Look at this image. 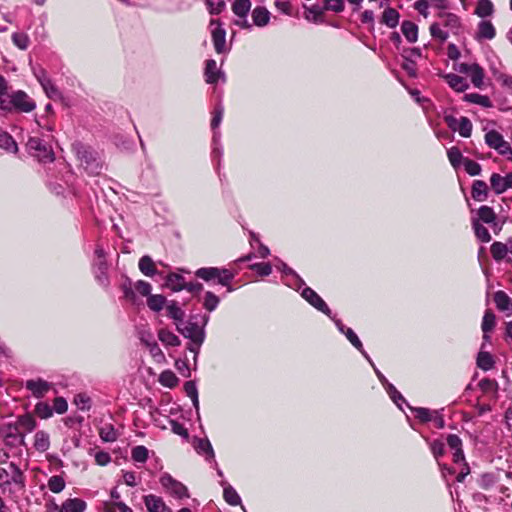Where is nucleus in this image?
I'll use <instances>...</instances> for the list:
<instances>
[{
	"instance_id": "1",
	"label": "nucleus",
	"mask_w": 512,
	"mask_h": 512,
	"mask_svg": "<svg viewBox=\"0 0 512 512\" xmlns=\"http://www.w3.org/2000/svg\"><path fill=\"white\" fill-rule=\"evenodd\" d=\"M36 108L35 101L24 91L18 90L0 99V109L29 113Z\"/></svg>"
},
{
	"instance_id": "2",
	"label": "nucleus",
	"mask_w": 512,
	"mask_h": 512,
	"mask_svg": "<svg viewBox=\"0 0 512 512\" xmlns=\"http://www.w3.org/2000/svg\"><path fill=\"white\" fill-rule=\"evenodd\" d=\"M73 151L81 165L89 174L97 175L100 173L102 164L99 154L94 149L82 143H76L73 145Z\"/></svg>"
},
{
	"instance_id": "3",
	"label": "nucleus",
	"mask_w": 512,
	"mask_h": 512,
	"mask_svg": "<svg viewBox=\"0 0 512 512\" xmlns=\"http://www.w3.org/2000/svg\"><path fill=\"white\" fill-rule=\"evenodd\" d=\"M195 275L206 282L216 280L218 284L227 288V292H232L234 290L231 286V281L234 279L235 274L229 269L203 267L199 268L195 272Z\"/></svg>"
},
{
	"instance_id": "4",
	"label": "nucleus",
	"mask_w": 512,
	"mask_h": 512,
	"mask_svg": "<svg viewBox=\"0 0 512 512\" xmlns=\"http://www.w3.org/2000/svg\"><path fill=\"white\" fill-rule=\"evenodd\" d=\"M47 138L49 137L47 136ZM27 149L40 162L47 163L54 160V152L46 138L30 137L27 142Z\"/></svg>"
},
{
	"instance_id": "5",
	"label": "nucleus",
	"mask_w": 512,
	"mask_h": 512,
	"mask_svg": "<svg viewBox=\"0 0 512 512\" xmlns=\"http://www.w3.org/2000/svg\"><path fill=\"white\" fill-rule=\"evenodd\" d=\"M208 322V316L203 317V324L200 326L198 323L192 320L176 323L177 331L189 340H195L196 342H204L205 330L204 327Z\"/></svg>"
},
{
	"instance_id": "6",
	"label": "nucleus",
	"mask_w": 512,
	"mask_h": 512,
	"mask_svg": "<svg viewBox=\"0 0 512 512\" xmlns=\"http://www.w3.org/2000/svg\"><path fill=\"white\" fill-rule=\"evenodd\" d=\"M250 0H234L231 9L233 14L236 16L234 25L240 29L251 30L252 24L248 20L249 12L251 11Z\"/></svg>"
},
{
	"instance_id": "7",
	"label": "nucleus",
	"mask_w": 512,
	"mask_h": 512,
	"mask_svg": "<svg viewBox=\"0 0 512 512\" xmlns=\"http://www.w3.org/2000/svg\"><path fill=\"white\" fill-rule=\"evenodd\" d=\"M485 143L500 155L512 161V147L504 137L496 130H490L485 134Z\"/></svg>"
},
{
	"instance_id": "8",
	"label": "nucleus",
	"mask_w": 512,
	"mask_h": 512,
	"mask_svg": "<svg viewBox=\"0 0 512 512\" xmlns=\"http://www.w3.org/2000/svg\"><path fill=\"white\" fill-rule=\"evenodd\" d=\"M211 36L214 49L218 54L226 53V31L218 19L210 20Z\"/></svg>"
},
{
	"instance_id": "9",
	"label": "nucleus",
	"mask_w": 512,
	"mask_h": 512,
	"mask_svg": "<svg viewBox=\"0 0 512 512\" xmlns=\"http://www.w3.org/2000/svg\"><path fill=\"white\" fill-rule=\"evenodd\" d=\"M161 485L174 497L176 498H185L189 497L187 487L181 482L175 480L169 474H163L160 477Z\"/></svg>"
},
{
	"instance_id": "10",
	"label": "nucleus",
	"mask_w": 512,
	"mask_h": 512,
	"mask_svg": "<svg viewBox=\"0 0 512 512\" xmlns=\"http://www.w3.org/2000/svg\"><path fill=\"white\" fill-rule=\"evenodd\" d=\"M301 296L315 309L333 319L332 312L326 302L310 287H305Z\"/></svg>"
},
{
	"instance_id": "11",
	"label": "nucleus",
	"mask_w": 512,
	"mask_h": 512,
	"mask_svg": "<svg viewBox=\"0 0 512 512\" xmlns=\"http://www.w3.org/2000/svg\"><path fill=\"white\" fill-rule=\"evenodd\" d=\"M338 328V330L346 336V338L349 340V342L369 361L371 362V358L366 353V351L363 348L362 342L356 335V333L349 327H346L341 320L333 318L332 319Z\"/></svg>"
},
{
	"instance_id": "12",
	"label": "nucleus",
	"mask_w": 512,
	"mask_h": 512,
	"mask_svg": "<svg viewBox=\"0 0 512 512\" xmlns=\"http://www.w3.org/2000/svg\"><path fill=\"white\" fill-rule=\"evenodd\" d=\"M25 387L32 393L34 397L42 398L51 389V384L43 379L38 378L35 380H27Z\"/></svg>"
},
{
	"instance_id": "13",
	"label": "nucleus",
	"mask_w": 512,
	"mask_h": 512,
	"mask_svg": "<svg viewBox=\"0 0 512 512\" xmlns=\"http://www.w3.org/2000/svg\"><path fill=\"white\" fill-rule=\"evenodd\" d=\"M1 435L7 445H14L17 441L19 443L24 442V435L15 424H8L6 427H2Z\"/></svg>"
},
{
	"instance_id": "14",
	"label": "nucleus",
	"mask_w": 512,
	"mask_h": 512,
	"mask_svg": "<svg viewBox=\"0 0 512 512\" xmlns=\"http://www.w3.org/2000/svg\"><path fill=\"white\" fill-rule=\"evenodd\" d=\"M86 507V502L80 498H69L60 507L54 504V508L59 512H84Z\"/></svg>"
},
{
	"instance_id": "15",
	"label": "nucleus",
	"mask_w": 512,
	"mask_h": 512,
	"mask_svg": "<svg viewBox=\"0 0 512 512\" xmlns=\"http://www.w3.org/2000/svg\"><path fill=\"white\" fill-rule=\"evenodd\" d=\"M496 36V29L490 20H481L477 25L476 39L492 40Z\"/></svg>"
},
{
	"instance_id": "16",
	"label": "nucleus",
	"mask_w": 512,
	"mask_h": 512,
	"mask_svg": "<svg viewBox=\"0 0 512 512\" xmlns=\"http://www.w3.org/2000/svg\"><path fill=\"white\" fill-rule=\"evenodd\" d=\"M251 17L253 21V23H251L252 26L265 27L270 21L271 13L264 6H256L251 11Z\"/></svg>"
},
{
	"instance_id": "17",
	"label": "nucleus",
	"mask_w": 512,
	"mask_h": 512,
	"mask_svg": "<svg viewBox=\"0 0 512 512\" xmlns=\"http://www.w3.org/2000/svg\"><path fill=\"white\" fill-rule=\"evenodd\" d=\"M144 503L148 512H173L166 506L161 497L155 495L145 496Z\"/></svg>"
},
{
	"instance_id": "18",
	"label": "nucleus",
	"mask_w": 512,
	"mask_h": 512,
	"mask_svg": "<svg viewBox=\"0 0 512 512\" xmlns=\"http://www.w3.org/2000/svg\"><path fill=\"white\" fill-rule=\"evenodd\" d=\"M107 268V262L103 259L101 261H96L94 264L95 279L97 283L104 288H107L110 284Z\"/></svg>"
},
{
	"instance_id": "19",
	"label": "nucleus",
	"mask_w": 512,
	"mask_h": 512,
	"mask_svg": "<svg viewBox=\"0 0 512 512\" xmlns=\"http://www.w3.org/2000/svg\"><path fill=\"white\" fill-rule=\"evenodd\" d=\"M205 79L209 84H216L220 78H224V73L217 68V63L213 59L206 61Z\"/></svg>"
},
{
	"instance_id": "20",
	"label": "nucleus",
	"mask_w": 512,
	"mask_h": 512,
	"mask_svg": "<svg viewBox=\"0 0 512 512\" xmlns=\"http://www.w3.org/2000/svg\"><path fill=\"white\" fill-rule=\"evenodd\" d=\"M439 18L441 19L440 24L443 27L447 28L448 32L450 31L453 34L458 33L461 26V22L460 18L457 15L453 13H443L439 15Z\"/></svg>"
},
{
	"instance_id": "21",
	"label": "nucleus",
	"mask_w": 512,
	"mask_h": 512,
	"mask_svg": "<svg viewBox=\"0 0 512 512\" xmlns=\"http://www.w3.org/2000/svg\"><path fill=\"white\" fill-rule=\"evenodd\" d=\"M195 450L206 456L207 461L215 460V453L210 441L207 438H198L195 440Z\"/></svg>"
},
{
	"instance_id": "22",
	"label": "nucleus",
	"mask_w": 512,
	"mask_h": 512,
	"mask_svg": "<svg viewBox=\"0 0 512 512\" xmlns=\"http://www.w3.org/2000/svg\"><path fill=\"white\" fill-rule=\"evenodd\" d=\"M495 12L494 4L491 0H478L474 14L482 20L491 17Z\"/></svg>"
},
{
	"instance_id": "23",
	"label": "nucleus",
	"mask_w": 512,
	"mask_h": 512,
	"mask_svg": "<svg viewBox=\"0 0 512 512\" xmlns=\"http://www.w3.org/2000/svg\"><path fill=\"white\" fill-rule=\"evenodd\" d=\"M37 79L39 83L41 84L43 90L45 91L46 95L51 99H56L60 96V92L57 89V87L53 84L51 79H49L44 72H42L40 75H37Z\"/></svg>"
},
{
	"instance_id": "24",
	"label": "nucleus",
	"mask_w": 512,
	"mask_h": 512,
	"mask_svg": "<svg viewBox=\"0 0 512 512\" xmlns=\"http://www.w3.org/2000/svg\"><path fill=\"white\" fill-rule=\"evenodd\" d=\"M400 14L394 8L385 7L381 17V23L389 28H395L399 24Z\"/></svg>"
},
{
	"instance_id": "25",
	"label": "nucleus",
	"mask_w": 512,
	"mask_h": 512,
	"mask_svg": "<svg viewBox=\"0 0 512 512\" xmlns=\"http://www.w3.org/2000/svg\"><path fill=\"white\" fill-rule=\"evenodd\" d=\"M220 484L223 487V497L228 504L232 506L241 504L240 496L231 485H229L226 481H221Z\"/></svg>"
},
{
	"instance_id": "26",
	"label": "nucleus",
	"mask_w": 512,
	"mask_h": 512,
	"mask_svg": "<svg viewBox=\"0 0 512 512\" xmlns=\"http://www.w3.org/2000/svg\"><path fill=\"white\" fill-rule=\"evenodd\" d=\"M445 79L448 85L457 92H464L469 87L467 81L457 74L449 73L445 75Z\"/></svg>"
},
{
	"instance_id": "27",
	"label": "nucleus",
	"mask_w": 512,
	"mask_h": 512,
	"mask_svg": "<svg viewBox=\"0 0 512 512\" xmlns=\"http://www.w3.org/2000/svg\"><path fill=\"white\" fill-rule=\"evenodd\" d=\"M494 302L500 311L512 313V299L504 291L495 292Z\"/></svg>"
},
{
	"instance_id": "28",
	"label": "nucleus",
	"mask_w": 512,
	"mask_h": 512,
	"mask_svg": "<svg viewBox=\"0 0 512 512\" xmlns=\"http://www.w3.org/2000/svg\"><path fill=\"white\" fill-rule=\"evenodd\" d=\"M401 31L408 42L414 43L417 41L418 26L414 22L403 21L401 24Z\"/></svg>"
},
{
	"instance_id": "29",
	"label": "nucleus",
	"mask_w": 512,
	"mask_h": 512,
	"mask_svg": "<svg viewBox=\"0 0 512 512\" xmlns=\"http://www.w3.org/2000/svg\"><path fill=\"white\" fill-rule=\"evenodd\" d=\"M138 266L141 273H143L145 276L153 277L157 273L155 263L148 255L142 256L140 258Z\"/></svg>"
},
{
	"instance_id": "30",
	"label": "nucleus",
	"mask_w": 512,
	"mask_h": 512,
	"mask_svg": "<svg viewBox=\"0 0 512 512\" xmlns=\"http://www.w3.org/2000/svg\"><path fill=\"white\" fill-rule=\"evenodd\" d=\"M494 327H495V315L491 310H487L483 316L482 325H481L482 331L484 333L483 339L485 341L490 340V336L488 335V333L490 331H492L494 329Z\"/></svg>"
},
{
	"instance_id": "31",
	"label": "nucleus",
	"mask_w": 512,
	"mask_h": 512,
	"mask_svg": "<svg viewBox=\"0 0 512 512\" xmlns=\"http://www.w3.org/2000/svg\"><path fill=\"white\" fill-rule=\"evenodd\" d=\"M34 447L39 452H45L50 447V437L45 431H37L34 435Z\"/></svg>"
},
{
	"instance_id": "32",
	"label": "nucleus",
	"mask_w": 512,
	"mask_h": 512,
	"mask_svg": "<svg viewBox=\"0 0 512 512\" xmlns=\"http://www.w3.org/2000/svg\"><path fill=\"white\" fill-rule=\"evenodd\" d=\"M472 197L476 201H484L487 198L488 187L487 184L482 180L474 181L472 185Z\"/></svg>"
},
{
	"instance_id": "33",
	"label": "nucleus",
	"mask_w": 512,
	"mask_h": 512,
	"mask_svg": "<svg viewBox=\"0 0 512 512\" xmlns=\"http://www.w3.org/2000/svg\"><path fill=\"white\" fill-rule=\"evenodd\" d=\"M184 278L176 273H170L166 278V286L174 292L184 290L185 286Z\"/></svg>"
},
{
	"instance_id": "34",
	"label": "nucleus",
	"mask_w": 512,
	"mask_h": 512,
	"mask_svg": "<svg viewBox=\"0 0 512 512\" xmlns=\"http://www.w3.org/2000/svg\"><path fill=\"white\" fill-rule=\"evenodd\" d=\"M158 338L166 346L177 347L181 344L179 337L166 329L159 330Z\"/></svg>"
},
{
	"instance_id": "35",
	"label": "nucleus",
	"mask_w": 512,
	"mask_h": 512,
	"mask_svg": "<svg viewBox=\"0 0 512 512\" xmlns=\"http://www.w3.org/2000/svg\"><path fill=\"white\" fill-rule=\"evenodd\" d=\"M463 99L466 102L477 104V105H480L485 108L492 107V102H491L490 98L486 95H481L478 93H470V94H465Z\"/></svg>"
},
{
	"instance_id": "36",
	"label": "nucleus",
	"mask_w": 512,
	"mask_h": 512,
	"mask_svg": "<svg viewBox=\"0 0 512 512\" xmlns=\"http://www.w3.org/2000/svg\"><path fill=\"white\" fill-rule=\"evenodd\" d=\"M477 219H479V223L482 222V223L489 224V225L495 224L496 214L491 207L483 205L478 209V218Z\"/></svg>"
},
{
	"instance_id": "37",
	"label": "nucleus",
	"mask_w": 512,
	"mask_h": 512,
	"mask_svg": "<svg viewBox=\"0 0 512 512\" xmlns=\"http://www.w3.org/2000/svg\"><path fill=\"white\" fill-rule=\"evenodd\" d=\"M166 310L168 317L173 319L175 324L178 322H184L185 312L175 301L169 303Z\"/></svg>"
},
{
	"instance_id": "38",
	"label": "nucleus",
	"mask_w": 512,
	"mask_h": 512,
	"mask_svg": "<svg viewBox=\"0 0 512 512\" xmlns=\"http://www.w3.org/2000/svg\"><path fill=\"white\" fill-rule=\"evenodd\" d=\"M468 76L470 77L472 84L476 88H482L484 80V70L480 65L473 63V67L468 73Z\"/></svg>"
},
{
	"instance_id": "39",
	"label": "nucleus",
	"mask_w": 512,
	"mask_h": 512,
	"mask_svg": "<svg viewBox=\"0 0 512 512\" xmlns=\"http://www.w3.org/2000/svg\"><path fill=\"white\" fill-rule=\"evenodd\" d=\"M491 188L496 194H502L507 189L505 176L498 173H493L490 177Z\"/></svg>"
},
{
	"instance_id": "40",
	"label": "nucleus",
	"mask_w": 512,
	"mask_h": 512,
	"mask_svg": "<svg viewBox=\"0 0 512 512\" xmlns=\"http://www.w3.org/2000/svg\"><path fill=\"white\" fill-rule=\"evenodd\" d=\"M220 303V298L211 291H206L202 298V305L208 312L214 311Z\"/></svg>"
},
{
	"instance_id": "41",
	"label": "nucleus",
	"mask_w": 512,
	"mask_h": 512,
	"mask_svg": "<svg viewBox=\"0 0 512 512\" xmlns=\"http://www.w3.org/2000/svg\"><path fill=\"white\" fill-rule=\"evenodd\" d=\"M472 227L478 240L484 243H488L491 240L488 229L479 223V219H472Z\"/></svg>"
},
{
	"instance_id": "42",
	"label": "nucleus",
	"mask_w": 512,
	"mask_h": 512,
	"mask_svg": "<svg viewBox=\"0 0 512 512\" xmlns=\"http://www.w3.org/2000/svg\"><path fill=\"white\" fill-rule=\"evenodd\" d=\"M178 378L171 370L163 371L159 376V383L167 388H174L178 385Z\"/></svg>"
},
{
	"instance_id": "43",
	"label": "nucleus",
	"mask_w": 512,
	"mask_h": 512,
	"mask_svg": "<svg viewBox=\"0 0 512 512\" xmlns=\"http://www.w3.org/2000/svg\"><path fill=\"white\" fill-rule=\"evenodd\" d=\"M491 254L495 261H502L506 258L508 251L506 243H502L499 241L494 242L491 245Z\"/></svg>"
},
{
	"instance_id": "44",
	"label": "nucleus",
	"mask_w": 512,
	"mask_h": 512,
	"mask_svg": "<svg viewBox=\"0 0 512 512\" xmlns=\"http://www.w3.org/2000/svg\"><path fill=\"white\" fill-rule=\"evenodd\" d=\"M142 340L145 343L146 347L148 348L151 356L153 357V359L156 362L162 363L165 361V355L162 352L159 345L155 341H149V340H144V339H142Z\"/></svg>"
},
{
	"instance_id": "45",
	"label": "nucleus",
	"mask_w": 512,
	"mask_h": 512,
	"mask_svg": "<svg viewBox=\"0 0 512 512\" xmlns=\"http://www.w3.org/2000/svg\"><path fill=\"white\" fill-rule=\"evenodd\" d=\"M0 148L11 153H16L18 150L15 140L6 132H0Z\"/></svg>"
},
{
	"instance_id": "46",
	"label": "nucleus",
	"mask_w": 512,
	"mask_h": 512,
	"mask_svg": "<svg viewBox=\"0 0 512 512\" xmlns=\"http://www.w3.org/2000/svg\"><path fill=\"white\" fill-rule=\"evenodd\" d=\"M99 436L104 442H114L118 439V432L112 425L107 424L100 428Z\"/></svg>"
},
{
	"instance_id": "47",
	"label": "nucleus",
	"mask_w": 512,
	"mask_h": 512,
	"mask_svg": "<svg viewBox=\"0 0 512 512\" xmlns=\"http://www.w3.org/2000/svg\"><path fill=\"white\" fill-rule=\"evenodd\" d=\"M47 486L51 492L57 494L65 489L66 482L62 476L54 475L48 479Z\"/></svg>"
},
{
	"instance_id": "48",
	"label": "nucleus",
	"mask_w": 512,
	"mask_h": 512,
	"mask_svg": "<svg viewBox=\"0 0 512 512\" xmlns=\"http://www.w3.org/2000/svg\"><path fill=\"white\" fill-rule=\"evenodd\" d=\"M16 426H18V430L20 431L21 429L24 430L25 432H31L35 429L36 427V422H35V419L30 416V415H23V416H20L17 420V422L15 423Z\"/></svg>"
},
{
	"instance_id": "49",
	"label": "nucleus",
	"mask_w": 512,
	"mask_h": 512,
	"mask_svg": "<svg viewBox=\"0 0 512 512\" xmlns=\"http://www.w3.org/2000/svg\"><path fill=\"white\" fill-rule=\"evenodd\" d=\"M384 388L388 395L390 396L391 400L400 408L402 409V403H406L404 397L401 395V393L395 388L393 384L388 382L386 385H384Z\"/></svg>"
},
{
	"instance_id": "50",
	"label": "nucleus",
	"mask_w": 512,
	"mask_h": 512,
	"mask_svg": "<svg viewBox=\"0 0 512 512\" xmlns=\"http://www.w3.org/2000/svg\"><path fill=\"white\" fill-rule=\"evenodd\" d=\"M477 365L484 371L493 368L494 360L489 352H480L477 357Z\"/></svg>"
},
{
	"instance_id": "51",
	"label": "nucleus",
	"mask_w": 512,
	"mask_h": 512,
	"mask_svg": "<svg viewBox=\"0 0 512 512\" xmlns=\"http://www.w3.org/2000/svg\"><path fill=\"white\" fill-rule=\"evenodd\" d=\"M165 303H166L165 297L162 295H159V294H157V295L150 294L147 298L148 307L155 312L162 310Z\"/></svg>"
},
{
	"instance_id": "52",
	"label": "nucleus",
	"mask_w": 512,
	"mask_h": 512,
	"mask_svg": "<svg viewBox=\"0 0 512 512\" xmlns=\"http://www.w3.org/2000/svg\"><path fill=\"white\" fill-rule=\"evenodd\" d=\"M443 26L440 22H435L430 26V34L433 38L438 39L441 42H444L449 37V32L442 28Z\"/></svg>"
},
{
	"instance_id": "53",
	"label": "nucleus",
	"mask_w": 512,
	"mask_h": 512,
	"mask_svg": "<svg viewBox=\"0 0 512 512\" xmlns=\"http://www.w3.org/2000/svg\"><path fill=\"white\" fill-rule=\"evenodd\" d=\"M448 159L454 168H458L461 163L464 164V157L457 147H451L447 151Z\"/></svg>"
},
{
	"instance_id": "54",
	"label": "nucleus",
	"mask_w": 512,
	"mask_h": 512,
	"mask_svg": "<svg viewBox=\"0 0 512 512\" xmlns=\"http://www.w3.org/2000/svg\"><path fill=\"white\" fill-rule=\"evenodd\" d=\"M456 131L465 138L471 136L472 133V123L467 117H461L459 119V125L457 126Z\"/></svg>"
},
{
	"instance_id": "55",
	"label": "nucleus",
	"mask_w": 512,
	"mask_h": 512,
	"mask_svg": "<svg viewBox=\"0 0 512 512\" xmlns=\"http://www.w3.org/2000/svg\"><path fill=\"white\" fill-rule=\"evenodd\" d=\"M148 449L145 446L139 445L132 449V459L135 462L144 463L148 459Z\"/></svg>"
},
{
	"instance_id": "56",
	"label": "nucleus",
	"mask_w": 512,
	"mask_h": 512,
	"mask_svg": "<svg viewBox=\"0 0 512 512\" xmlns=\"http://www.w3.org/2000/svg\"><path fill=\"white\" fill-rule=\"evenodd\" d=\"M411 410L414 412L415 417L419 419L421 422H428L432 421L434 411H431L427 408H411Z\"/></svg>"
},
{
	"instance_id": "57",
	"label": "nucleus",
	"mask_w": 512,
	"mask_h": 512,
	"mask_svg": "<svg viewBox=\"0 0 512 512\" xmlns=\"http://www.w3.org/2000/svg\"><path fill=\"white\" fill-rule=\"evenodd\" d=\"M8 468L10 483L22 484L23 474L20 469L14 463H10Z\"/></svg>"
},
{
	"instance_id": "58",
	"label": "nucleus",
	"mask_w": 512,
	"mask_h": 512,
	"mask_svg": "<svg viewBox=\"0 0 512 512\" xmlns=\"http://www.w3.org/2000/svg\"><path fill=\"white\" fill-rule=\"evenodd\" d=\"M12 41L21 50H26L29 46V37L25 33H13Z\"/></svg>"
},
{
	"instance_id": "59",
	"label": "nucleus",
	"mask_w": 512,
	"mask_h": 512,
	"mask_svg": "<svg viewBox=\"0 0 512 512\" xmlns=\"http://www.w3.org/2000/svg\"><path fill=\"white\" fill-rule=\"evenodd\" d=\"M36 413L42 419H47L53 415V408L45 402H40L35 407Z\"/></svg>"
},
{
	"instance_id": "60",
	"label": "nucleus",
	"mask_w": 512,
	"mask_h": 512,
	"mask_svg": "<svg viewBox=\"0 0 512 512\" xmlns=\"http://www.w3.org/2000/svg\"><path fill=\"white\" fill-rule=\"evenodd\" d=\"M323 8L324 10L340 13L344 10L345 4L343 0H325Z\"/></svg>"
},
{
	"instance_id": "61",
	"label": "nucleus",
	"mask_w": 512,
	"mask_h": 512,
	"mask_svg": "<svg viewBox=\"0 0 512 512\" xmlns=\"http://www.w3.org/2000/svg\"><path fill=\"white\" fill-rule=\"evenodd\" d=\"M464 168H465V171L470 175V176H477L481 173V166L480 164H478L477 162L471 160V159H468V158H465L464 159Z\"/></svg>"
},
{
	"instance_id": "62",
	"label": "nucleus",
	"mask_w": 512,
	"mask_h": 512,
	"mask_svg": "<svg viewBox=\"0 0 512 512\" xmlns=\"http://www.w3.org/2000/svg\"><path fill=\"white\" fill-rule=\"evenodd\" d=\"M206 5L210 14L217 15L224 9L225 2L223 0H206Z\"/></svg>"
},
{
	"instance_id": "63",
	"label": "nucleus",
	"mask_w": 512,
	"mask_h": 512,
	"mask_svg": "<svg viewBox=\"0 0 512 512\" xmlns=\"http://www.w3.org/2000/svg\"><path fill=\"white\" fill-rule=\"evenodd\" d=\"M134 289L141 296H149L151 294L152 286L150 283L139 280L134 284Z\"/></svg>"
},
{
	"instance_id": "64",
	"label": "nucleus",
	"mask_w": 512,
	"mask_h": 512,
	"mask_svg": "<svg viewBox=\"0 0 512 512\" xmlns=\"http://www.w3.org/2000/svg\"><path fill=\"white\" fill-rule=\"evenodd\" d=\"M430 449L434 457L438 460L445 453V445L440 440H434L430 444Z\"/></svg>"
}]
</instances>
